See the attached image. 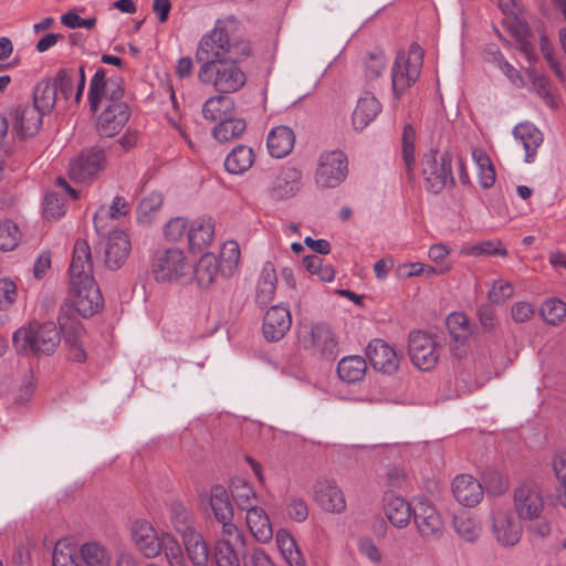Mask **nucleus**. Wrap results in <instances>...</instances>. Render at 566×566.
Segmentation results:
<instances>
[{
  "mask_svg": "<svg viewBox=\"0 0 566 566\" xmlns=\"http://www.w3.org/2000/svg\"><path fill=\"white\" fill-rule=\"evenodd\" d=\"M69 273L75 311L83 317L93 316L103 307L104 300L93 277L91 249L85 240L75 242Z\"/></svg>",
  "mask_w": 566,
  "mask_h": 566,
  "instance_id": "obj_1",
  "label": "nucleus"
},
{
  "mask_svg": "<svg viewBox=\"0 0 566 566\" xmlns=\"http://www.w3.org/2000/svg\"><path fill=\"white\" fill-rule=\"evenodd\" d=\"M238 19L230 14L218 19L213 29L199 41L196 59L200 64L210 61H227L228 59H244L251 54L249 41L234 36Z\"/></svg>",
  "mask_w": 566,
  "mask_h": 566,
  "instance_id": "obj_2",
  "label": "nucleus"
},
{
  "mask_svg": "<svg viewBox=\"0 0 566 566\" xmlns=\"http://www.w3.org/2000/svg\"><path fill=\"white\" fill-rule=\"evenodd\" d=\"M129 539L145 558L155 559L164 555L168 566H188L178 538L168 531H158L148 520L132 522Z\"/></svg>",
  "mask_w": 566,
  "mask_h": 566,
  "instance_id": "obj_3",
  "label": "nucleus"
},
{
  "mask_svg": "<svg viewBox=\"0 0 566 566\" xmlns=\"http://www.w3.org/2000/svg\"><path fill=\"white\" fill-rule=\"evenodd\" d=\"M241 59L210 61L201 64L198 78L202 84L210 85L219 94L239 92L247 83V75L239 65Z\"/></svg>",
  "mask_w": 566,
  "mask_h": 566,
  "instance_id": "obj_4",
  "label": "nucleus"
},
{
  "mask_svg": "<svg viewBox=\"0 0 566 566\" xmlns=\"http://www.w3.org/2000/svg\"><path fill=\"white\" fill-rule=\"evenodd\" d=\"M19 353L31 352L35 355H51L61 343L60 329L53 322L31 323L17 329L12 337Z\"/></svg>",
  "mask_w": 566,
  "mask_h": 566,
  "instance_id": "obj_5",
  "label": "nucleus"
},
{
  "mask_svg": "<svg viewBox=\"0 0 566 566\" xmlns=\"http://www.w3.org/2000/svg\"><path fill=\"white\" fill-rule=\"evenodd\" d=\"M192 263L179 248L160 250L153 256L151 273L158 283H185L192 277Z\"/></svg>",
  "mask_w": 566,
  "mask_h": 566,
  "instance_id": "obj_6",
  "label": "nucleus"
},
{
  "mask_svg": "<svg viewBox=\"0 0 566 566\" xmlns=\"http://www.w3.org/2000/svg\"><path fill=\"white\" fill-rule=\"evenodd\" d=\"M422 63L423 51L417 43H412L408 51L397 54L391 67V86L397 98L417 82Z\"/></svg>",
  "mask_w": 566,
  "mask_h": 566,
  "instance_id": "obj_7",
  "label": "nucleus"
},
{
  "mask_svg": "<svg viewBox=\"0 0 566 566\" xmlns=\"http://www.w3.org/2000/svg\"><path fill=\"white\" fill-rule=\"evenodd\" d=\"M421 175L427 190L432 193H440L444 188L453 186L451 156L436 150L426 153L421 160Z\"/></svg>",
  "mask_w": 566,
  "mask_h": 566,
  "instance_id": "obj_8",
  "label": "nucleus"
},
{
  "mask_svg": "<svg viewBox=\"0 0 566 566\" xmlns=\"http://www.w3.org/2000/svg\"><path fill=\"white\" fill-rule=\"evenodd\" d=\"M440 342L437 336L422 331H412L408 339L411 363L420 370L434 368L440 357Z\"/></svg>",
  "mask_w": 566,
  "mask_h": 566,
  "instance_id": "obj_9",
  "label": "nucleus"
},
{
  "mask_svg": "<svg viewBox=\"0 0 566 566\" xmlns=\"http://www.w3.org/2000/svg\"><path fill=\"white\" fill-rule=\"evenodd\" d=\"M348 175V160L342 150L324 153L318 158L315 182L319 188H335Z\"/></svg>",
  "mask_w": 566,
  "mask_h": 566,
  "instance_id": "obj_10",
  "label": "nucleus"
},
{
  "mask_svg": "<svg viewBox=\"0 0 566 566\" xmlns=\"http://www.w3.org/2000/svg\"><path fill=\"white\" fill-rule=\"evenodd\" d=\"M124 83L120 77L106 78V71L97 69L90 82L88 102L91 111L96 112L99 105L105 102L124 103Z\"/></svg>",
  "mask_w": 566,
  "mask_h": 566,
  "instance_id": "obj_11",
  "label": "nucleus"
},
{
  "mask_svg": "<svg viewBox=\"0 0 566 566\" xmlns=\"http://www.w3.org/2000/svg\"><path fill=\"white\" fill-rule=\"evenodd\" d=\"M300 342L305 349L327 359H334L337 355V340L331 327L325 324L305 327L300 335Z\"/></svg>",
  "mask_w": 566,
  "mask_h": 566,
  "instance_id": "obj_12",
  "label": "nucleus"
},
{
  "mask_svg": "<svg viewBox=\"0 0 566 566\" xmlns=\"http://www.w3.org/2000/svg\"><path fill=\"white\" fill-rule=\"evenodd\" d=\"M106 166L104 149L94 146L83 150L70 163L69 176L71 179L84 182L94 178Z\"/></svg>",
  "mask_w": 566,
  "mask_h": 566,
  "instance_id": "obj_13",
  "label": "nucleus"
},
{
  "mask_svg": "<svg viewBox=\"0 0 566 566\" xmlns=\"http://www.w3.org/2000/svg\"><path fill=\"white\" fill-rule=\"evenodd\" d=\"M492 532L500 545L514 546L521 539L523 527L510 509L497 507L492 515Z\"/></svg>",
  "mask_w": 566,
  "mask_h": 566,
  "instance_id": "obj_14",
  "label": "nucleus"
},
{
  "mask_svg": "<svg viewBox=\"0 0 566 566\" xmlns=\"http://www.w3.org/2000/svg\"><path fill=\"white\" fill-rule=\"evenodd\" d=\"M514 506L521 520H537L544 510V499L536 485L523 484L514 491Z\"/></svg>",
  "mask_w": 566,
  "mask_h": 566,
  "instance_id": "obj_15",
  "label": "nucleus"
},
{
  "mask_svg": "<svg viewBox=\"0 0 566 566\" xmlns=\"http://www.w3.org/2000/svg\"><path fill=\"white\" fill-rule=\"evenodd\" d=\"M302 171L292 165L283 166L272 180L268 191L274 200L294 197L301 189Z\"/></svg>",
  "mask_w": 566,
  "mask_h": 566,
  "instance_id": "obj_16",
  "label": "nucleus"
},
{
  "mask_svg": "<svg viewBox=\"0 0 566 566\" xmlns=\"http://www.w3.org/2000/svg\"><path fill=\"white\" fill-rule=\"evenodd\" d=\"M370 365L378 371L391 375L399 368L400 357L396 349L382 339H373L366 348Z\"/></svg>",
  "mask_w": 566,
  "mask_h": 566,
  "instance_id": "obj_17",
  "label": "nucleus"
},
{
  "mask_svg": "<svg viewBox=\"0 0 566 566\" xmlns=\"http://www.w3.org/2000/svg\"><path fill=\"white\" fill-rule=\"evenodd\" d=\"M129 118V108L126 103H109L97 118V132L103 137H113L118 134Z\"/></svg>",
  "mask_w": 566,
  "mask_h": 566,
  "instance_id": "obj_18",
  "label": "nucleus"
},
{
  "mask_svg": "<svg viewBox=\"0 0 566 566\" xmlns=\"http://www.w3.org/2000/svg\"><path fill=\"white\" fill-rule=\"evenodd\" d=\"M313 497L326 512L339 514L346 510L344 493L333 480L318 481L314 486Z\"/></svg>",
  "mask_w": 566,
  "mask_h": 566,
  "instance_id": "obj_19",
  "label": "nucleus"
},
{
  "mask_svg": "<svg viewBox=\"0 0 566 566\" xmlns=\"http://www.w3.org/2000/svg\"><path fill=\"white\" fill-rule=\"evenodd\" d=\"M292 324L287 306L274 305L270 307L263 318L262 331L268 340L277 342L290 331Z\"/></svg>",
  "mask_w": 566,
  "mask_h": 566,
  "instance_id": "obj_20",
  "label": "nucleus"
},
{
  "mask_svg": "<svg viewBox=\"0 0 566 566\" xmlns=\"http://www.w3.org/2000/svg\"><path fill=\"white\" fill-rule=\"evenodd\" d=\"M43 115V113L31 104L18 105L11 112L14 132L18 136L23 138L34 136L42 126Z\"/></svg>",
  "mask_w": 566,
  "mask_h": 566,
  "instance_id": "obj_21",
  "label": "nucleus"
},
{
  "mask_svg": "<svg viewBox=\"0 0 566 566\" xmlns=\"http://www.w3.org/2000/svg\"><path fill=\"white\" fill-rule=\"evenodd\" d=\"M452 493L463 506L473 507L483 499L481 483L470 474H459L453 479Z\"/></svg>",
  "mask_w": 566,
  "mask_h": 566,
  "instance_id": "obj_22",
  "label": "nucleus"
},
{
  "mask_svg": "<svg viewBox=\"0 0 566 566\" xmlns=\"http://www.w3.org/2000/svg\"><path fill=\"white\" fill-rule=\"evenodd\" d=\"M415 523L424 537L441 534L443 522L438 511L427 501H420L415 511Z\"/></svg>",
  "mask_w": 566,
  "mask_h": 566,
  "instance_id": "obj_23",
  "label": "nucleus"
},
{
  "mask_svg": "<svg viewBox=\"0 0 566 566\" xmlns=\"http://www.w3.org/2000/svg\"><path fill=\"white\" fill-rule=\"evenodd\" d=\"M513 136L525 150L524 160L527 164L534 163L537 149L543 144V133L532 123H520L513 128Z\"/></svg>",
  "mask_w": 566,
  "mask_h": 566,
  "instance_id": "obj_24",
  "label": "nucleus"
},
{
  "mask_svg": "<svg viewBox=\"0 0 566 566\" xmlns=\"http://www.w3.org/2000/svg\"><path fill=\"white\" fill-rule=\"evenodd\" d=\"M130 252V241L124 231L116 230L109 238L105 249V264L111 270L119 269Z\"/></svg>",
  "mask_w": 566,
  "mask_h": 566,
  "instance_id": "obj_25",
  "label": "nucleus"
},
{
  "mask_svg": "<svg viewBox=\"0 0 566 566\" xmlns=\"http://www.w3.org/2000/svg\"><path fill=\"white\" fill-rule=\"evenodd\" d=\"M245 523L252 536L260 543H269L273 538V528L266 512L254 506L245 511Z\"/></svg>",
  "mask_w": 566,
  "mask_h": 566,
  "instance_id": "obj_26",
  "label": "nucleus"
},
{
  "mask_svg": "<svg viewBox=\"0 0 566 566\" xmlns=\"http://www.w3.org/2000/svg\"><path fill=\"white\" fill-rule=\"evenodd\" d=\"M181 548H185L188 559L193 566H209L211 551L209 543L198 531L181 539Z\"/></svg>",
  "mask_w": 566,
  "mask_h": 566,
  "instance_id": "obj_27",
  "label": "nucleus"
},
{
  "mask_svg": "<svg viewBox=\"0 0 566 566\" xmlns=\"http://www.w3.org/2000/svg\"><path fill=\"white\" fill-rule=\"evenodd\" d=\"M381 104L371 94L366 93L359 97L352 115V123L356 130H363L380 113Z\"/></svg>",
  "mask_w": 566,
  "mask_h": 566,
  "instance_id": "obj_28",
  "label": "nucleus"
},
{
  "mask_svg": "<svg viewBox=\"0 0 566 566\" xmlns=\"http://www.w3.org/2000/svg\"><path fill=\"white\" fill-rule=\"evenodd\" d=\"M277 275L272 262H265L259 274L255 286V302L260 306L270 304L276 291Z\"/></svg>",
  "mask_w": 566,
  "mask_h": 566,
  "instance_id": "obj_29",
  "label": "nucleus"
},
{
  "mask_svg": "<svg viewBox=\"0 0 566 566\" xmlns=\"http://www.w3.org/2000/svg\"><path fill=\"white\" fill-rule=\"evenodd\" d=\"M295 135L287 126H276L271 129L266 138V146L272 157L283 158L287 156L294 147Z\"/></svg>",
  "mask_w": 566,
  "mask_h": 566,
  "instance_id": "obj_30",
  "label": "nucleus"
},
{
  "mask_svg": "<svg viewBox=\"0 0 566 566\" xmlns=\"http://www.w3.org/2000/svg\"><path fill=\"white\" fill-rule=\"evenodd\" d=\"M169 521L172 528L181 539L198 532L193 512L180 502L171 504Z\"/></svg>",
  "mask_w": 566,
  "mask_h": 566,
  "instance_id": "obj_31",
  "label": "nucleus"
},
{
  "mask_svg": "<svg viewBox=\"0 0 566 566\" xmlns=\"http://www.w3.org/2000/svg\"><path fill=\"white\" fill-rule=\"evenodd\" d=\"M85 81L84 67L81 66L78 70L77 80L74 72L61 70L59 71L53 84H56V92L60 91L65 99H70L74 91L75 82H77L74 101L75 103H78L83 95Z\"/></svg>",
  "mask_w": 566,
  "mask_h": 566,
  "instance_id": "obj_32",
  "label": "nucleus"
},
{
  "mask_svg": "<svg viewBox=\"0 0 566 566\" xmlns=\"http://www.w3.org/2000/svg\"><path fill=\"white\" fill-rule=\"evenodd\" d=\"M214 238V224L210 219H198L190 223L188 242L192 252L208 248Z\"/></svg>",
  "mask_w": 566,
  "mask_h": 566,
  "instance_id": "obj_33",
  "label": "nucleus"
},
{
  "mask_svg": "<svg viewBox=\"0 0 566 566\" xmlns=\"http://www.w3.org/2000/svg\"><path fill=\"white\" fill-rule=\"evenodd\" d=\"M209 506L217 522L233 520V505L223 485L214 484L210 488Z\"/></svg>",
  "mask_w": 566,
  "mask_h": 566,
  "instance_id": "obj_34",
  "label": "nucleus"
},
{
  "mask_svg": "<svg viewBox=\"0 0 566 566\" xmlns=\"http://www.w3.org/2000/svg\"><path fill=\"white\" fill-rule=\"evenodd\" d=\"M255 160L254 150L247 145L235 146L224 159V168L231 175H241L248 171Z\"/></svg>",
  "mask_w": 566,
  "mask_h": 566,
  "instance_id": "obj_35",
  "label": "nucleus"
},
{
  "mask_svg": "<svg viewBox=\"0 0 566 566\" xmlns=\"http://www.w3.org/2000/svg\"><path fill=\"white\" fill-rule=\"evenodd\" d=\"M234 113V102L224 94L209 97L202 106V116L209 122H221Z\"/></svg>",
  "mask_w": 566,
  "mask_h": 566,
  "instance_id": "obj_36",
  "label": "nucleus"
},
{
  "mask_svg": "<svg viewBox=\"0 0 566 566\" xmlns=\"http://www.w3.org/2000/svg\"><path fill=\"white\" fill-rule=\"evenodd\" d=\"M276 546L289 566H306L297 543L293 535L285 528L277 530L275 534Z\"/></svg>",
  "mask_w": 566,
  "mask_h": 566,
  "instance_id": "obj_37",
  "label": "nucleus"
},
{
  "mask_svg": "<svg viewBox=\"0 0 566 566\" xmlns=\"http://www.w3.org/2000/svg\"><path fill=\"white\" fill-rule=\"evenodd\" d=\"M366 370V360L357 355L346 356L337 365V375L346 384H355L363 380Z\"/></svg>",
  "mask_w": 566,
  "mask_h": 566,
  "instance_id": "obj_38",
  "label": "nucleus"
},
{
  "mask_svg": "<svg viewBox=\"0 0 566 566\" xmlns=\"http://www.w3.org/2000/svg\"><path fill=\"white\" fill-rule=\"evenodd\" d=\"M218 274H221L219 259L212 253H205L192 272L198 285L203 289L209 287Z\"/></svg>",
  "mask_w": 566,
  "mask_h": 566,
  "instance_id": "obj_39",
  "label": "nucleus"
},
{
  "mask_svg": "<svg viewBox=\"0 0 566 566\" xmlns=\"http://www.w3.org/2000/svg\"><path fill=\"white\" fill-rule=\"evenodd\" d=\"M76 553L83 566H109L111 554L101 543L87 542L76 546Z\"/></svg>",
  "mask_w": 566,
  "mask_h": 566,
  "instance_id": "obj_40",
  "label": "nucleus"
},
{
  "mask_svg": "<svg viewBox=\"0 0 566 566\" xmlns=\"http://www.w3.org/2000/svg\"><path fill=\"white\" fill-rule=\"evenodd\" d=\"M509 30L515 40V49H517L531 64H534L537 61V54L532 43V34L527 25L520 21H513Z\"/></svg>",
  "mask_w": 566,
  "mask_h": 566,
  "instance_id": "obj_41",
  "label": "nucleus"
},
{
  "mask_svg": "<svg viewBox=\"0 0 566 566\" xmlns=\"http://www.w3.org/2000/svg\"><path fill=\"white\" fill-rule=\"evenodd\" d=\"M385 514L391 525L403 528L409 524L412 512L410 504L405 499L396 496L386 503Z\"/></svg>",
  "mask_w": 566,
  "mask_h": 566,
  "instance_id": "obj_42",
  "label": "nucleus"
},
{
  "mask_svg": "<svg viewBox=\"0 0 566 566\" xmlns=\"http://www.w3.org/2000/svg\"><path fill=\"white\" fill-rule=\"evenodd\" d=\"M230 490L238 507L248 511L258 503V495L250 483L241 478H234L231 481Z\"/></svg>",
  "mask_w": 566,
  "mask_h": 566,
  "instance_id": "obj_43",
  "label": "nucleus"
},
{
  "mask_svg": "<svg viewBox=\"0 0 566 566\" xmlns=\"http://www.w3.org/2000/svg\"><path fill=\"white\" fill-rule=\"evenodd\" d=\"M245 130L247 123L244 119L230 116L214 126L212 136L220 143H228L241 137Z\"/></svg>",
  "mask_w": 566,
  "mask_h": 566,
  "instance_id": "obj_44",
  "label": "nucleus"
},
{
  "mask_svg": "<svg viewBox=\"0 0 566 566\" xmlns=\"http://www.w3.org/2000/svg\"><path fill=\"white\" fill-rule=\"evenodd\" d=\"M85 331L80 324H73L65 331V345L69 348V356L72 360L83 363L86 359L84 346Z\"/></svg>",
  "mask_w": 566,
  "mask_h": 566,
  "instance_id": "obj_45",
  "label": "nucleus"
},
{
  "mask_svg": "<svg viewBox=\"0 0 566 566\" xmlns=\"http://www.w3.org/2000/svg\"><path fill=\"white\" fill-rule=\"evenodd\" d=\"M526 74L531 81L530 90L538 95L547 106L553 109L557 108L558 104L555 95L553 94L549 80L546 76L537 73L534 67H528L526 70Z\"/></svg>",
  "mask_w": 566,
  "mask_h": 566,
  "instance_id": "obj_46",
  "label": "nucleus"
},
{
  "mask_svg": "<svg viewBox=\"0 0 566 566\" xmlns=\"http://www.w3.org/2000/svg\"><path fill=\"white\" fill-rule=\"evenodd\" d=\"M56 102V84L49 81L40 82L33 91V107L44 115L50 113Z\"/></svg>",
  "mask_w": 566,
  "mask_h": 566,
  "instance_id": "obj_47",
  "label": "nucleus"
},
{
  "mask_svg": "<svg viewBox=\"0 0 566 566\" xmlns=\"http://www.w3.org/2000/svg\"><path fill=\"white\" fill-rule=\"evenodd\" d=\"M240 255V248L235 241L229 240L223 243L218 258L222 276L231 277L237 272Z\"/></svg>",
  "mask_w": 566,
  "mask_h": 566,
  "instance_id": "obj_48",
  "label": "nucleus"
},
{
  "mask_svg": "<svg viewBox=\"0 0 566 566\" xmlns=\"http://www.w3.org/2000/svg\"><path fill=\"white\" fill-rule=\"evenodd\" d=\"M221 535L214 547L245 548V537L233 520L220 521Z\"/></svg>",
  "mask_w": 566,
  "mask_h": 566,
  "instance_id": "obj_49",
  "label": "nucleus"
},
{
  "mask_svg": "<svg viewBox=\"0 0 566 566\" xmlns=\"http://www.w3.org/2000/svg\"><path fill=\"white\" fill-rule=\"evenodd\" d=\"M472 159L478 167V179L482 188L489 189L495 182V169L490 157L482 149H473Z\"/></svg>",
  "mask_w": 566,
  "mask_h": 566,
  "instance_id": "obj_50",
  "label": "nucleus"
},
{
  "mask_svg": "<svg viewBox=\"0 0 566 566\" xmlns=\"http://www.w3.org/2000/svg\"><path fill=\"white\" fill-rule=\"evenodd\" d=\"M52 566H83L76 553V545L57 541L53 549Z\"/></svg>",
  "mask_w": 566,
  "mask_h": 566,
  "instance_id": "obj_51",
  "label": "nucleus"
},
{
  "mask_svg": "<svg viewBox=\"0 0 566 566\" xmlns=\"http://www.w3.org/2000/svg\"><path fill=\"white\" fill-rule=\"evenodd\" d=\"M388 59L385 52L380 49L369 51L364 60V74L366 80H377L386 70Z\"/></svg>",
  "mask_w": 566,
  "mask_h": 566,
  "instance_id": "obj_52",
  "label": "nucleus"
},
{
  "mask_svg": "<svg viewBox=\"0 0 566 566\" xmlns=\"http://www.w3.org/2000/svg\"><path fill=\"white\" fill-rule=\"evenodd\" d=\"M453 525L459 536L468 542L476 541L482 530L479 521L470 516L468 513H460L455 515L453 518Z\"/></svg>",
  "mask_w": 566,
  "mask_h": 566,
  "instance_id": "obj_53",
  "label": "nucleus"
},
{
  "mask_svg": "<svg viewBox=\"0 0 566 566\" xmlns=\"http://www.w3.org/2000/svg\"><path fill=\"white\" fill-rule=\"evenodd\" d=\"M446 324L455 342L463 343L471 334L468 317L463 313H451L447 317Z\"/></svg>",
  "mask_w": 566,
  "mask_h": 566,
  "instance_id": "obj_54",
  "label": "nucleus"
},
{
  "mask_svg": "<svg viewBox=\"0 0 566 566\" xmlns=\"http://www.w3.org/2000/svg\"><path fill=\"white\" fill-rule=\"evenodd\" d=\"M467 255H500L507 256V249L499 240H488L473 244L462 250Z\"/></svg>",
  "mask_w": 566,
  "mask_h": 566,
  "instance_id": "obj_55",
  "label": "nucleus"
},
{
  "mask_svg": "<svg viewBox=\"0 0 566 566\" xmlns=\"http://www.w3.org/2000/svg\"><path fill=\"white\" fill-rule=\"evenodd\" d=\"M21 240L18 226L11 220L0 222V250L8 252L14 250Z\"/></svg>",
  "mask_w": 566,
  "mask_h": 566,
  "instance_id": "obj_56",
  "label": "nucleus"
},
{
  "mask_svg": "<svg viewBox=\"0 0 566 566\" xmlns=\"http://www.w3.org/2000/svg\"><path fill=\"white\" fill-rule=\"evenodd\" d=\"M415 140L416 130L412 125L408 124L405 126L402 133V158L409 178L412 177V170L415 166Z\"/></svg>",
  "mask_w": 566,
  "mask_h": 566,
  "instance_id": "obj_57",
  "label": "nucleus"
},
{
  "mask_svg": "<svg viewBox=\"0 0 566 566\" xmlns=\"http://www.w3.org/2000/svg\"><path fill=\"white\" fill-rule=\"evenodd\" d=\"M541 315L546 323L556 325L566 316V304L558 298H549L543 303Z\"/></svg>",
  "mask_w": 566,
  "mask_h": 566,
  "instance_id": "obj_58",
  "label": "nucleus"
},
{
  "mask_svg": "<svg viewBox=\"0 0 566 566\" xmlns=\"http://www.w3.org/2000/svg\"><path fill=\"white\" fill-rule=\"evenodd\" d=\"M285 511L291 520L296 523H303L308 517V506L306 501L297 495H290L285 500Z\"/></svg>",
  "mask_w": 566,
  "mask_h": 566,
  "instance_id": "obj_59",
  "label": "nucleus"
},
{
  "mask_svg": "<svg viewBox=\"0 0 566 566\" xmlns=\"http://www.w3.org/2000/svg\"><path fill=\"white\" fill-rule=\"evenodd\" d=\"M245 548L214 547L217 566H241Z\"/></svg>",
  "mask_w": 566,
  "mask_h": 566,
  "instance_id": "obj_60",
  "label": "nucleus"
},
{
  "mask_svg": "<svg viewBox=\"0 0 566 566\" xmlns=\"http://www.w3.org/2000/svg\"><path fill=\"white\" fill-rule=\"evenodd\" d=\"M514 294L513 285L503 279L495 280L492 284L491 290L488 293V297L493 304H503Z\"/></svg>",
  "mask_w": 566,
  "mask_h": 566,
  "instance_id": "obj_61",
  "label": "nucleus"
},
{
  "mask_svg": "<svg viewBox=\"0 0 566 566\" xmlns=\"http://www.w3.org/2000/svg\"><path fill=\"white\" fill-rule=\"evenodd\" d=\"M18 297L17 284L10 279H0V311H8Z\"/></svg>",
  "mask_w": 566,
  "mask_h": 566,
  "instance_id": "obj_62",
  "label": "nucleus"
},
{
  "mask_svg": "<svg viewBox=\"0 0 566 566\" xmlns=\"http://www.w3.org/2000/svg\"><path fill=\"white\" fill-rule=\"evenodd\" d=\"M190 223L187 219L176 217L170 219L165 226V235L170 241H179L189 233Z\"/></svg>",
  "mask_w": 566,
  "mask_h": 566,
  "instance_id": "obj_63",
  "label": "nucleus"
},
{
  "mask_svg": "<svg viewBox=\"0 0 566 566\" xmlns=\"http://www.w3.org/2000/svg\"><path fill=\"white\" fill-rule=\"evenodd\" d=\"M65 212V205L63 199L54 192L45 196L43 213L48 219H57Z\"/></svg>",
  "mask_w": 566,
  "mask_h": 566,
  "instance_id": "obj_64",
  "label": "nucleus"
}]
</instances>
